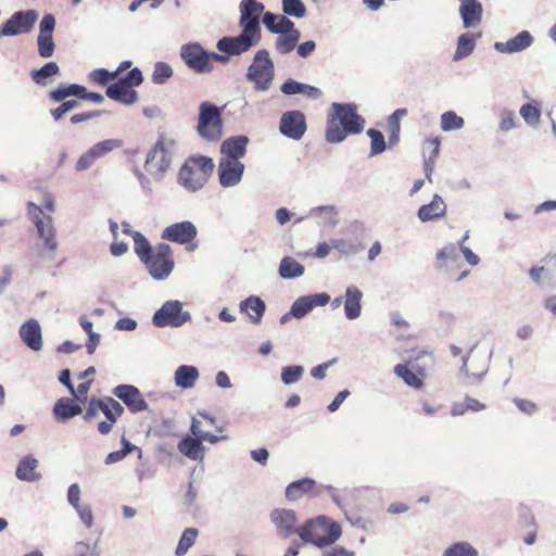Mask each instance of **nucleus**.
Wrapping results in <instances>:
<instances>
[{
    "label": "nucleus",
    "mask_w": 556,
    "mask_h": 556,
    "mask_svg": "<svg viewBox=\"0 0 556 556\" xmlns=\"http://www.w3.org/2000/svg\"><path fill=\"white\" fill-rule=\"evenodd\" d=\"M321 556H354V552L349 551L343 546H334L324 551Z\"/></svg>",
    "instance_id": "774afa93"
},
{
    "label": "nucleus",
    "mask_w": 556,
    "mask_h": 556,
    "mask_svg": "<svg viewBox=\"0 0 556 556\" xmlns=\"http://www.w3.org/2000/svg\"><path fill=\"white\" fill-rule=\"evenodd\" d=\"M150 275L157 280L164 279L174 268L173 251L166 243L153 248V252L143 261Z\"/></svg>",
    "instance_id": "f8f14e48"
},
{
    "label": "nucleus",
    "mask_w": 556,
    "mask_h": 556,
    "mask_svg": "<svg viewBox=\"0 0 556 556\" xmlns=\"http://www.w3.org/2000/svg\"><path fill=\"white\" fill-rule=\"evenodd\" d=\"M199 135L208 140L217 141L223 135V121L220 110L211 102H202L199 106Z\"/></svg>",
    "instance_id": "9b49d317"
},
{
    "label": "nucleus",
    "mask_w": 556,
    "mask_h": 556,
    "mask_svg": "<svg viewBox=\"0 0 556 556\" xmlns=\"http://www.w3.org/2000/svg\"><path fill=\"white\" fill-rule=\"evenodd\" d=\"M514 402L517 405V407L526 414L530 415L536 410V405L529 400L515 399Z\"/></svg>",
    "instance_id": "69168bd1"
},
{
    "label": "nucleus",
    "mask_w": 556,
    "mask_h": 556,
    "mask_svg": "<svg viewBox=\"0 0 556 556\" xmlns=\"http://www.w3.org/2000/svg\"><path fill=\"white\" fill-rule=\"evenodd\" d=\"M189 318V313L182 312L179 301H168L154 314L153 324L157 327H179Z\"/></svg>",
    "instance_id": "4468645a"
},
{
    "label": "nucleus",
    "mask_w": 556,
    "mask_h": 556,
    "mask_svg": "<svg viewBox=\"0 0 556 556\" xmlns=\"http://www.w3.org/2000/svg\"><path fill=\"white\" fill-rule=\"evenodd\" d=\"M275 67L267 50H258L248 68L247 78L254 84L257 91L269 89L274 79Z\"/></svg>",
    "instance_id": "1a4fd4ad"
},
{
    "label": "nucleus",
    "mask_w": 556,
    "mask_h": 556,
    "mask_svg": "<svg viewBox=\"0 0 556 556\" xmlns=\"http://www.w3.org/2000/svg\"><path fill=\"white\" fill-rule=\"evenodd\" d=\"M81 521L86 525V527L90 528L93 522V516L91 508L89 506L79 505L75 507Z\"/></svg>",
    "instance_id": "0e129e2a"
},
{
    "label": "nucleus",
    "mask_w": 556,
    "mask_h": 556,
    "mask_svg": "<svg viewBox=\"0 0 556 556\" xmlns=\"http://www.w3.org/2000/svg\"><path fill=\"white\" fill-rule=\"evenodd\" d=\"M519 113L528 125L536 126L541 119V104L533 100L523 104Z\"/></svg>",
    "instance_id": "ea45409f"
},
{
    "label": "nucleus",
    "mask_w": 556,
    "mask_h": 556,
    "mask_svg": "<svg viewBox=\"0 0 556 556\" xmlns=\"http://www.w3.org/2000/svg\"><path fill=\"white\" fill-rule=\"evenodd\" d=\"M270 521L276 526L277 532L282 538H289L296 533V514L292 509L276 508L269 515Z\"/></svg>",
    "instance_id": "aec40b11"
},
{
    "label": "nucleus",
    "mask_w": 556,
    "mask_h": 556,
    "mask_svg": "<svg viewBox=\"0 0 556 556\" xmlns=\"http://www.w3.org/2000/svg\"><path fill=\"white\" fill-rule=\"evenodd\" d=\"M99 412L104 414L106 420L98 424V431L101 434H109L112 431L114 424L123 415L124 407L119 402L111 396H105L103 399L91 397L83 418L84 420L89 421L98 417Z\"/></svg>",
    "instance_id": "39448f33"
},
{
    "label": "nucleus",
    "mask_w": 556,
    "mask_h": 556,
    "mask_svg": "<svg viewBox=\"0 0 556 556\" xmlns=\"http://www.w3.org/2000/svg\"><path fill=\"white\" fill-rule=\"evenodd\" d=\"M84 91L85 87L77 84L61 85L49 92V98L54 102H62L63 100L72 96H75L80 99V93H83Z\"/></svg>",
    "instance_id": "4c0bfd02"
},
{
    "label": "nucleus",
    "mask_w": 556,
    "mask_h": 556,
    "mask_svg": "<svg viewBox=\"0 0 556 556\" xmlns=\"http://www.w3.org/2000/svg\"><path fill=\"white\" fill-rule=\"evenodd\" d=\"M464 124V118L453 111H447L441 115V128L444 131L460 129Z\"/></svg>",
    "instance_id": "c03bdc74"
},
{
    "label": "nucleus",
    "mask_w": 556,
    "mask_h": 556,
    "mask_svg": "<svg viewBox=\"0 0 556 556\" xmlns=\"http://www.w3.org/2000/svg\"><path fill=\"white\" fill-rule=\"evenodd\" d=\"M143 80L141 71L139 68H132L125 77H121L114 84L108 86L105 94L123 104H134L138 100V93L134 90V87L139 86Z\"/></svg>",
    "instance_id": "9d476101"
},
{
    "label": "nucleus",
    "mask_w": 556,
    "mask_h": 556,
    "mask_svg": "<svg viewBox=\"0 0 556 556\" xmlns=\"http://www.w3.org/2000/svg\"><path fill=\"white\" fill-rule=\"evenodd\" d=\"M300 39V31L295 28L282 33L276 40V49L281 54L291 52Z\"/></svg>",
    "instance_id": "e433bc0d"
},
{
    "label": "nucleus",
    "mask_w": 556,
    "mask_h": 556,
    "mask_svg": "<svg viewBox=\"0 0 556 556\" xmlns=\"http://www.w3.org/2000/svg\"><path fill=\"white\" fill-rule=\"evenodd\" d=\"M249 138L247 136H235L226 139L220 146L224 160L240 161L247 153Z\"/></svg>",
    "instance_id": "b1692460"
},
{
    "label": "nucleus",
    "mask_w": 556,
    "mask_h": 556,
    "mask_svg": "<svg viewBox=\"0 0 556 556\" xmlns=\"http://www.w3.org/2000/svg\"><path fill=\"white\" fill-rule=\"evenodd\" d=\"M240 308L254 324H258L265 312V303L257 296H250L241 302Z\"/></svg>",
    "instance_id": "f704fd0d"
},
{
    "label": "nucleus",
    "mask_w": 556,
    "mask_h": 556,
    "mask_svg": "<svg viewBox=\"0 0 556 556\" xmlns=\"http://www.w3.org/2000/svg\"><path fill=\"white\" fill-rule=\"evenodd\" d=\"M123 147V140L121 139H106L93 144L90 149H88L77 160L75 168L77 172H83L91 167L94 162L112 152L115 149H119Z\"/></svg>",
    "instance_id": "dca6fc26"
},
{
    "label": "nucleus",
    "mask_w": 556,
    "mask_h": 556,
    "mask_svg": "<svg viewBox=\"0 0 556 556\" xmlns=\"http://www.w3.org/2000/svg\"><path fill=\"white\" fill-rule=\"evenodd\" d=\"M441 138L439 136L427 138L424 142V154L426 159L435 160L440 152Z\"/></svg>",
    "instance_id": "5fc2aeb1"
},
{
    "label": "nucleus",
    "mask_w": 556,
    "mask_h": 556,
    "mask_svg": "<svg viewBox=\"0 0 556 556\" xmlns=\"http://www.w3.org/2000/svg\"><path fill=\"white\" fill-rule=\"evenodd\" d=\"M55 27V18L51 14H47L42 17L39 25V34L52 35Z\"/></svg>",
    "instance_id": "680f3d73"
},
{
    "label": "nucleus",
    "mask_w": 556,
    "mask_h": 556,
    "mask_svg": "<svg viewBox=\"0 0 556 556\" xmlns=\"http://www.w3.org/2000/svg\"><path fill=\"white\" fill-rule=\"evenodd\" d=\"M193 437H186L178 443V451L192 460H201L204 456L203 441L215 444L222 440H226L224 434H212L201 428V420L193 418L190 427Z\"/></svg>",
    "instance_id": "0eeeda50"
},
{
    "label": "nucleus",
    "mask_w": 556,
    "mask_h": 556,
    "mask_svg": "<svg viewBox=\"0 0 556 556\" xmlns=\"http://www.w3.org/2000/svg\"><path fill=\"white\" fill-rule=\"evenodd\" d=\"M60 68L55 62H49L45 64L39 70H34L30 73L33 80L40 86H46L48 84V78L56 75Z\"/></svg>",
    "instance_id": "79ce46f5"
},
{
    "label": "nucleus",
    "mask_w": 556,
    "mask_h": 556,
    "mask_svg": "<svg viewBox=\"0 0 556 556\" xmlns=\"http://www.w3.org/2000/svg\"><path fill=\"white\" fill-rule=\"evenodd\" d=\"M215 164L204 155H191L181 165L178 172V182L190 191H198L204 187L213 174Z\"/></svg>",
    "instance_id": "7ed1b4c3"
},
{
    "label": "nucleus",
    "mask_w": 556,
    "mask_h": 556,
    "mask_svg": "<svg viewBox=\"0 0 556 556\" xmlns=\"http://www.w3.org/2000/svg\"><path fill=\"white\" fill-rule=\"evenodd\" d=\"M443 556H477V551L468 543H455L444 552Z\"/></svg>",
    "instance_id": "603ef678"
},
{
    "label": "nucleus",
    "mask_w": 556,
    "mask_h": 556,
    "mask_svg": "<svg viewBox=\"0 0 556 556\" xmlns=\"http://www.w3.org/2000/svg\"><path fill=\"white\" fill-rule=\"evenodd\" d=\"M282 10L286 14L294 17H303L306 12L301 0H282Z\"/></svg>",
    "instance_id": "864d4df0"
},
{
    "label": "nucleus",
    "mask_w": 556,
    "mask_h": 556,
    "mask_svg": "<svg viewBox=\"0 0 556 556\" xmlns=\"http://www.w3.org/2000/svg\"><path fill=\"white\" fill-rule=\"evenodd\" d=\"M197 235V227L191 222L186 220L166 227L162 232V239L179 244H189Z\"/></svg>",
    "instance_id": "6ab92c4d"
},
{
    "label": "nucleus",
    "mask_w": 556,
    "mask_h": 556,
    "mask_svg": "<svg viewBox=\"0 0 556 556\" xmlns=\"http://www.w3.org/2000/svg\"><path fill=\"white\" fill-rule=\"evenodd\" d=\"M180 56L186 65L197 74L210 73L213 62L227 63L228 56L205 51L199 43H187L180 49Z\"/></svg>",
    "instance_id": "6e6552de"
},
{
    "label": "nucleus",
    "mask_w": 556,
    "mask_h": 556,
    "mask_svg": "<svg viewBox=\"0 0 556 556\" xmlns=\"http://www.w3.org/2000/svg\"><path fill=\"white\" fill-rule=\"evenodd\" d=\"M307 130L306 117L299 110L285 112L280 117L279 131L287 138L300 140Z\"/></svg>",
    "instance_id": "f3484780"
},
{
    "label": "nucleus",
    "mask_w": 556,
    "mask_h": 556,
    "mask_svg": "<svg viewBox=\"0 0 556 556\" xmlns=\"http://www.w3.org/2000/svg\"><path fill=\"white\" fill-rule=\"evenodd\" d=\"M20 337L34 351H39L42 346L41 328L36 319H29L21 326Z\"/></svg>",
    "instance_id": "a878e982"
},
{
    "label": "nucleus",
    "mask_w": 556,
    "mask_h": 556,
    "mask_svg": "<svg viewBox=\"0 0 556 556\" xmlns=\"http://www.w3.org/2000/svg\"><path fill=\"white\" fill-rule=\"evenodd\" d=\"M78 106L77 100L62 101L61 105L51 110V115L55 121H60L68 111Z\"/></svg>",
    "instance_id": "4d7b16f0"
},
{
    "label": "nucleus",
    "mask_w": 556,
    "mask_h": 556,
    "mask_svg": "<svg viewBox=\"0 0 556 556\" xmlns=\"http://www.w3.org/2000/svg\"><path fill=\"white\" fill-rule=\"evenodd\" d=\"M198 536V530L195 528H188L182 532V535L176 547V555L182 556L188 549L194 544Z\"/></svg>",
    "instance_id": "37998d69"
},
{
    "label": "nucleus",
    "mask_w": 556,
    "mask_h": 556,
    "mask_svg": "<svg viewBox=\"0 0 556 556\" xmlns=\"http://www.w3.org/2000/svg\"><path fill=\"white\" fill-rule=\"evenodd\" d=\"M362 292L356 287H349L345 292L344 312L349 319H355L361 315Z\"/></svg>",
    "instance_id": "72a5a7b5"
},
{
    "label": "nucleus",
    "mask_w": 556,
    "mask_h": 556,
    "mask_svg": "<svg viewBox=\"0 0 556 556\" xmlns=\"http://www.w3.org/2000/svg\"><path fill=\"white\" fill-rule=\"evenodd\" d=\"M176 149L175 139L161 134L147 154L144 162L146 170L155 179H162L170 168Z\"/></svg>",
    "instance_id": "20e7f679"
},
{
    "label": "nucleus",
    "mask_w": 556,
    "mask_h": 556,
    "mask_svg": "<svg viewBox=\"0 0 556 556\" xmlns=\"http://www.w3.org/2000/svg\"><path fill=\"white\" fill-rule=\"evenodd\" d=\"M173 75V70L169 64L157 62L154 66L152 74V81L154 84H164Z\"/></svg>",
    "instance_id": "8fccbe9b"
},
{
    "label": "nucleus",
    "mask_w": 556,
    "mask_h": 556,
    "mask_svg": "<svg viewBox=\"0 0 556 556\" xmlns=\"http://www.w3.org/2000/svg\"><path fill=\"white\" fill-rule=\"evenodd\" d=\"M367 135L370 138V154L377 155L386 150V141L381 131L368 129Z\"/></svg>",
    "instance_id": "49530a36"
},
{
    "label": "nucleus",
    "mask_w": 556,
    "mask_h": 556,
    "mask_svg": "<svg viewBox=\"0 0 556 556\" xmlns=\"http://www.w3.org/2000/svg\"><path fill=\"white\" fill-rule=\"evenodd\" d=\"M316 482L311 478H303L291 482L286 489V496L289 501H298L306 494H316Z\"/></svg>",
    "instance_id": "c756f323"
},
{
    "label": "nucleus",
    "mask_w": 556,
    "mask_h": 556,
    "mask_svg": "<svg viewBox=\"0 0 556 556\" xmlns=\"http://www.w3.org/2000/svg\"><path fill=\"white\" fill-rule=\"evenodd\" d=\"M304 266L290 256L281 260L279 265V275L285 279H291L302 276Z\"/></svg>",
    "instance_id": "58836bf2"
},
{
    "label": "nucleus",
    "mask_w": 556,
    "mask_h": 556,
    "mask_svg": "<svg viewBox=\"0 0 556 556\" xmlns=\"http://www.w3.org/2000/svg\"><path fill=\"white\" fill-rule=\"evenodd\" d=\"M414 369H409L407 365L397 364L394 367V374L403 379L408 387L420 390L425 384L424 380L427 376V368L425 366H416Z\"/></svg>",
    "instance_id": "5701e85b"
},
{
    "label": "nucleus",
    "mask_w": 556,
    "mask_h": 556,
    "mask_svg": "<svg viewBox=\"0 0 556 556\" xmlns=\"http://www.w3.org/2000/svg\"><path fill=\"white\" fill-rule=\"evenodd\" d=\"M406 109H397L395 110L388 119V130L389 131H401V118L407 115Z\"/></svg>",
    "instance_id": "13d9d810"
},
{
    "label": "nucleus",
    "mask_w": 556,
    "mask_h": 556,
    "mask_svg": "<svg viewBox=\"0 0 556 556\" xmlns=\"http://www.w3.org/2000/svg\"><path fill=\"white\" fill-rule=\"evenodd\" d=\"M83 412L80 405L76 404L73 399L61 397L53 407V414L58 421H65L79 415Z\"/></svg>",
    "instance_id": "cd10ccee"
},
{
    "label": "nucleus",
    "mask_w": 556,
    "mask_h": 556,
    "mask_svg": "<svg viewBox=\"0 0 556 556\" xmlns=\"http://www.w3.org/2000/svg\"><path fill=\"white\" fill-rule=\"evenodd\" d=\"M516 127V117L511 111H503L501 113L500 129L502 131H508Z\"/></svg>",
    "instance_id": "052dcab7"
},
{
    "label": "nucleus",
    "mask_w": 556,
    "mask_h": 556,
    "mask_svg": "<svg viewBox=\"0 0 556 556\" xmlns=\"http://www.w3.org/2000/svg\"><path fill=\"white\" fill-rule=\"evenodd\" d=\"M71 556H99L97 544L91 547L85 542H77L74 546L73 555Z\"/></svg>",
    "instance_id": "bf43d9fd"
},
{
    "label": "nucleus",
    "mask_w": 556,
    "mask_h": 556,
    "mask_svg": "<svg viewBox=\"0 0 556 556\" xmlns=\"http://www.w3.org/2000/svg\"><path fill=\"white\" fill-rule=\"evenodd\" d=\"M482 12V5L478 0H462L459 14L466 28L479 25Z\"/></svg>",
    "instance_id": "bb28decb"
},
{
    "label": "nucleus",
    "mask_w": 556,
    "mask_h": 556,
    "mask_svg": "<svg viewBox=\"0 0 556 556\" xmlns=\"http://www.w3.org/2000/svg\"><path fill=\"white\" fill-rule=\"evenodd\" d=\"M90 79L98 85L104 86L110 80L116 79V73L109 72L105 68H98L90 73Z\"/></svg>",
    "instance_id": "6e6d98bb"
},
{
    "label": "nucleus",
    "mask_w": 556,
    "mask_h": 556,
    "mask_svg": "<svg viewBox=\"0 0 556 556\" xmlns=\"http://www.w3.org/2000/svg\"><path fill=\"white\" fill-rule=\"evenodd\" d=\"M281 91L288 96L302 93L309 99H319L323 94L321 90L318 88L293 79H287L281 86Z\"/></svg>",
    "instance_id": "7c9ffc66"
},
{
    "label": "nucleus",
    "mask_w": 556,
    "mask_h": 556,
    "mask_svg": "<svg viewBox=\"0 0 556 556\" xmlns=\"http://www.w3.org/2000/svg\"><path fill=\"white\" fill-rule=\"evenodd\" d=\"M365 123L355 104L334 102L327 114L325 138L330 143H340L348 136L361 134Z\"/></svg>",
    "instance_id": "f257e3e1"
},
{
    "label": "nucleus",
    "mask_w": 556,
    "mask_h": 556,
    "mask_svg": "<svg viewBox=\"0 0 556 556\" xmlns=\"http://www.w3.org/2000/svg\"><path fill=\"white\" fill-rule=\"evenodd\" d=\"M37 41L39 55L41 58L52 56L55 48L52 35L39 34Z\"/></svg>",
    "instance_id": "de8ad7c7"
},
{
    "label": "nucleus",
    "mask_w": 556,
    "mask_h": 556,
    "mask_svg": "<svg viewBox=\"0 0 556 556\" xmlns=\"http://www.w3.org/2000/svg\"><path fill=\"white\" fill-rule=\"evenodd\" d=\"M261 36H257L242 28L239 36L223 37L217 42V49L229 55H239L249 51L253 46L257 45Z\"/></svg>",
    "instance_id": "ddd939ff"
},
{
    "label": "nucleus",
    "mask_w": 556,
    "mask_h": 556,
    "mask_svg": "<svg viewBox=\"0 0 556 556\" xmlns=\"http://www.w3.org/2000/svg\"><path fill=\"white\" fill-rule=\"evenodd\" d=\"M303 372L304 369L300 365L283 367L281 369V380L285 384L295 383L301 379Z\"/></svg>",
    "instance_id": "09e8293b"
},
{
    "label": "nucleus",
    "mask_w": 556,
    "mask_h": 556,
    "mask_svg": "<svg viewBox=\"0 0 556 556\" xmlns=\"http://www.w3.org/2000/svg\"><path fill=\"white\" fill-rule=\"evenodd\" d=\"M476 47V37L471 34H463L458 37L454 60L458 61L468 56Z\"/></svg>",
    "instance_id": "a19ab883"
},
{
    "label": "nucleus",
    "mask_w": 556,
    "mask_h": 556,
    "mask_svg": "<svg viewBox=\"0 0 556 556\" xmlns=\"http://www.w3.org/2000/svg\"><path fill=\"white\" fill-rule=\"evenodd\" d=\"M199 378V371L194 366L182 365L175 371V383L182 388H192Z\"/></svg>",
    "instance_id": "c9c22d12"
},
{
    "label": "nucleus",
    "mask_w": 556,
    "mask_h": 556,
    "mask_svg": "<svg viewBox=\"0 0 556 556\" xmlns=\"http://www.w3.org/2000/svg\"><path fill=\"white\" fill-rule=\"evenodd\" d=\"M313 309V304L308 296L299 298L291 306V314L295 318L304 317Z\"/></svg>",
    "instance_id": "3c124183"
},
{
    "label": "nucleus",
    "mask_w": 556,
    "mask_h": 556,
    "mask_svg": "<svg viewBox=\"0 0 556 556\" xmlns=\"http://www.w3.org/2000/svg\"><path fill=\"white\" fill-rule=\"evenodd\" d=\"M264 9V4L261 2L255 0H242L240 3V27L261 36L260 17Z\"/></svg>",
    "instance_id": "a211bd4d"
},
{
    "label": "nucleus",
    "mask_w": 556,
    "mask_h": 556,
    "mask_svg": "<svg viewBox=\"0 0 556 556\" xmlns=\"http://www.w3.org/2000/svg\"><path fill=\"white\" fill-rule=\"evenodd\" d=\"M38 467V460L31 455L23 457L16 468V477L23 481H37L40 479V473L36 471Z\"/></svg>",
    "instance_id": "2f4dec72"
},
{
    "label": "nucleus",
    "mask_w": 556,
    "mask_h": 556,
    "mask_svg": "<svg viewBox=\"0 0 556 556\" xmlns=\"http://www.w3.org/2000/svg\"><path fill=\"white\" fill-rule=\"evenodd\" d=\"M263 24L265 27L274 34H282L294 28V24L285 15H276L270 12H266L263 16Z\"/></svg>",
    "instance_id": "473e14b6"
},
{
    "label": "nucleus",
    "mask_w": 556,
    "mask_h": 556,
    "mask_svg": "<svg viewBox=\"0 0 556 556\" xmlns=\"http://www.w3.org/2000/svg\"><path fill=\"white\" fill-rule=\"evenodd\" d=\"M26 212L28 218L35 225L39 238L43 242L42 252L53 256L58 250V239L56 231L53 226V218L49 214H43L41 206L30 201L26 203Z\"/></svg>",
    "instance_id": "423d86ee"
},
{
    "label": "nucleus",
    "mask_w": 556,
    "mask_h": 556,
    "mask_svg": "<svg viewBox=\"0 0 556 556\" xmlns=\"http://www.w3.org/2000/svg\"><path fill=\"white\" fill-rule=\"evenodd\" d=\"M101 115L100 111H90V112H83L72 115L71 123L72 124H79L83 122H88L92 118L99 117Z\"/></svg>",
    "instance_id": "e2e57ef3"
},
{
    "label": "nucleus",
    "mask_w": 556,
    "mask_h": 556,
    "mask_svg": "<svg viewBox=\"0 0 556 556\" xmlns=\"http://www.w3.org/2000/svg\"><path fill=\"white\" fill-rule=\"evenodd\" d=\"M532 43V35L528 30H522L506 42H495L494 48L501 53H516L526 50Z\"/></svg>",
    "instance_id": "393cba45"
},
{
    "label": "nucleus",
    "mask_w": 556,
    "mask_h": 556,
    "mask_svg": "<svg viewBox=\"0 0 556 556\" xmlns=\"http://www.w3.org/2000/svg\"><path fill=\"white\" fill-rule=\"evenodd\" d=\"M244 165L238 160L222 159L218 165L219 182L223 187L237 185L243 175Z\"/></svg>",
    "instance_id": "4be33fe9"
},
{
    "label": "nucleus",
    "mask_w": 556,
    "mask_h": 556,
    "mask_svg": "<svg viewBox=\"0 0 556 556\" xmlns=\"http://www.w3.org/2000/svg\"><path fill=\"white\" fill-rule=\"evenodd\" d=\"M134 248L140 261L143 262L153 252L154 247H151V244L149 243L144 236H142L139 232H136L134 237Z\"/></svg>",
    "instance_id": "a18cd8bd"
},
{
    "label": "nucleus",
    "mask_w": 556,
    "mask_h": 556,
    "mask_svg": "<svg viewBox=\"0 0 556 556\" xmlns=\"http://www.w3.org/2000/svg\"><path fill=\"white\" fill-rule=\"evenodd\" d=\"M296 534L304 543L326 547L339 540L342 530L338 522L331 521L325 516H319L302 525L298 529Z\"/></svg>",
    "instance_id": "f03ea898"
},
{
    "label": "nucleus",
    "mask_w": 556,
    "mask_h": 556,
    "mask_svg": "<svg viewBox=\"0 0 556 556\" xmlns=\"http://www.w3.org/2000/svg\"><path fill=\"white\" fill-rule=\"evenodd\" d=\"M113 394L122 400L131 413H139L148 408V403L134 386L119 384L113 389Z\"/></svg>",
    "instance_id": "412c9836"
},
{
    "label": "nucleus",
    "mask_w": 556,
    "mask_h": 556,
    "mask_svg": "<svg viewBox=\"0 0 556 556\" xmlns=\"http://www.w3.org/2000/svg\"><path fill=\"white\" fill-rule=\"evenodd\" d=\"M455 255H456V248L451 244V245L444 247L437 253V261L439 263H443L446 260L454 257Z\"/></svg>",
    "instance_id": "338daca9"
},
{
    "label": "nucleus",
    "mask_w": 556,
    "mask_h": 556,
    "mask_svg": "<svg viewBox=\"0 0 556 556\" xmlns=\"http://www.w3.org/2000/svg\"><path fill=\"white\" fill-rule=\"evenodd\" d=\"M446 205L442 198L435 194L429 204L421 205L418 210V218L421 222H429L444 216Z\"/></svg>",
    "instance_id": "c85d7f7f"
},
{
    "label": "nucleus",
    "mask_w": 556,
    "mask_h": 556,
    "mask_svg": "<svg viewBox=\"0 0 556 556\" xmlns=\"http://www.w3.org/2000/svg\"><path fill=\"white\" fill-rule=\"evenodd\" d=\"M38 15L34 10L15 12L0 26V38L27 34L33 28Z\"/></svg>",
    "instance_id": "2eb2a0df"
}]
</instances>
